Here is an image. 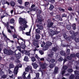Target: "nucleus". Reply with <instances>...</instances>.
<instances>
[{
	"instance_id": "obj_60",
	"label": "nucleus",
	"mask_w": 79,
	"mask_h": 79,
	"mask_svg": "<svg viewBox=\"0 0 79 79\" xmlns=\"http://www.w3.org/2000/svg\"><path fill=\"white\" fill-rule=\"evenodd\" d=\"M13 37L14 38V39H17V37H17V36H16V35H15V34H14L13 35Z\"/></svg>"
},
{
	"instance_id": "obj_34",
	"label": "nucleus",
	"mask_w": 79,
	"mask_h": 79,
	"mask_svg": "<svg viewBox=\"0 0 79 79\" xmlns=\"http://www.w3.org/2000/svg\"><path fill=\"white\" fill-rule=\"evenodd\" d=\"M55 64H50V65L49 66V67L50 68H53V67H54V66H55Z\"/></svg>"
},
{
	"instance_id": "obj_49",
	"label": "nucleus",
	"mask_w": 79,
	"mask_h": 79,
	"mask_svg": "<svg viewBox=\"0 0 79 79\" xmlns=\"http://www.w3.org/2000/svg\"><path fill=\"white\" fill-rule=\"evenodd\" d=\"M10 68H14V65L12 64H10L9 66Z\"/></svg>"
},
{
	"instance_id": "obj_62",
	"label": "nucleus",
	"mask_w": 79,
	"mask_h": 79,
	"mask_svg": "<svg viewBox=\"0 0 79 79\" xmlns=\"http://www.w3.org/2000/svg\"><path fill=\"white\" fill-rule=\"evenodd\" d=\"M8 72L10 74H13V72H12L11 70H10V69L8 70Z\"/></svg>"
},
{
	"instance_id": "obj_15",
	"label": "nucleus",
	"mask_w": 79,
	"mask_h": 79,
	"mask_svg": "<svg viewBox=\"0 0 79 79\" xmlns=\"http://www.w3.org/2000/svg\"><path fill=\"white\" fill-rule=\"evenodd\" d=\"M37 17L38 18V23H39L40 24H42V21H43V20L42 19L41 17H40V16L37 15Z\"/></svg>"
},
{
	"instance_id": "obj_51",
	"label": "nucleus",
	"mask_w": 79,
	"mask_h": 79,
	"mask_svg": "<svg viewBox=\"0 0 79 79\" xmlns=\"http://www.w3.org/2000/svg\"><path fill=\"white\" fill-rule=\"evenodd\" d=\"M39 52L41 55L44 54V52L42 50H40Z\"/></svg>"
},
{
	"instance_id": "obj_1",
	"label": "nucleus",
	"mask_w": 79,
	"mask_h": 79,
	"mask_svg": "<svg viewBox=\"0 0 79 79\" xmlns=\"http://www.w3.org/2000/svg\"><path fill=\"white\" fill-rule=\"evenodd\" d=\"M19 23L22 26L19 27V31H24L26 28L27 27V21L23 18H20L19 20Z\"/></svg>"
},
{
	"instance_id": "obj_33",
	"label": "nucleus",
	"mask_w": 79,
	"mask_h": 79,
	"mask_svg": "<svg viewBox=\"0 0 79 79\" xmlns=\"http://www.w3.org/2000/svg\"><path fill=\"white\" fill-rule=\"evenodd\" d=\"M24 60L25 61H29V59H28V57L27 56H25L24 58Z\"/></svg>"
},
{
	"instance_id": "obj_36",
	"label": "nucleus",
	"mask_w": 79,
	"mask_h": 79,
	"mask_svg": "<svg viewBox=\"0 0 79 79\" xmlns=\"http://www.w3.org/2000/svg\"><path fill=\"white\" fill-rule=\"evenodd\" d=\"M65 72L66 71L64 70H63V69H62L61 72V74L62 75H63L64 73H65Z\"/></svg>"
},
{
	"instance_id": "obj_31",
	"label": "nucleus",
	"mask_w": 79,
	"mask_h": 79,
	"mask_svg": "<svg viewBox=\"0 0 79 79\" xmlns=\"http://www.w3.org/2000/svg\"><path fill=\"white\" fill-rule=\"evenodd\" d=\"M44 1H46L47 2H51L52 3H55V0H44Z\"/></svg>"
},
{
	"instance_id": "obj_30",
	"label": "nucleus",
	"mask_w": 79,
	"mask_h": 79,
	"mask_svg": "<svg viewBox=\"0 0 79 79\" xmlns=\"http://www.w3.org/2000/svg\"><path fill=\"white\" fill-rule=\"evenodd\" d=\"M76 24L73 23L72 24V26L73 27V29L74 30H75V29H76Z\"/></svg>"
},
{
	"instance_id": "obj_14",
	"label": "nucleus",
	"mask_w": 79,
	"mask_h": 79,
	"mask_svg": "<svg viewBox=\"0 0 79 79\" xmlns=\"http://www.w3.org/2000/svg\"><path fill=\"white\" fill-rule=\"evenodd\" d=\"M17 50H16L15 51V54H16V57L17 59H19V58H20V57H21V53H19L16 54V52L17 51Z\"/></svg>"
},
{
	"instance_id": "obj_59",
	"label": "nucleus",
	"mask_w": 79,
	"mask_h": 79,
	"mask_svg": "<svg viewBox=\"0 0 79 79\" xmlns=\"http://www.w3.org/2000/svg\"><path fill=\"white\" fill-rule=\"evenodd\" d=\"M9 77L10 78H13V79H15V76L13 74H12L11 76H9Z\"/></svg>"
},
{
	"instance_id": "obj_52",
	"label": "nucleus",
	"mask_w": 79,
	"mask_h": 79,
	"mask_svg": "<svg viewBox=\"0 0 79 79\" xmlns=\"http://www.w3.org/2000/svg\"><path fill=\"white\" fill-rule=\"evenodd\" d=\"M27 79H31V73H29L28 76L27 77Z\"/></svg>"
},
{
	"instance_id": "obj_38",
	"label": "nucleus",
	"mask_w": 79,
	"mask_h": 79,
	"mask_svg": "<svg viewBox=\"0 0 79 79\" xmlns=\"http://www.w3.org/2000/svg\"><path fill=\"white\" fill-rule=\"evenodd\" d=\"M59 11H62V12H64V9H62L61 8L59 7Z\"/></svg>"
},
{
	"instance_id": "obj_22",
	"label": "nucleus",
	"mask_w": 79,
	"mask_h": 79,
	"mask_svg": "<svg viewBox=\"0 0 79 79\" xmlns=\"http://www.w3.org/2000/svg\"><path fill=\"white\" fill-rule=\"evenodd\" d=\"M78 32H76V33H74L73 35L71 36V39H74V38L76 37V35H78Z\"/></svg>"
},
{
	"instance_id": "obj_11",
	"label": "nucleus",
	"mask_w": 79,
	"mask_h": 79,
	"mask_svg": "<svg viewBox=\"0 0 79 79\" xmlns=\"http://www.w3.org/2000/svg\"><path fill=\"white\" fill-rule=\"evenodd\" d=\"M25 71L27 72H28V71H30L31 73H32V72L34 71V70H33L32 69V67L30 66H28L27 68H26L25 69Z\"/></svg>"
},
{
	"instance_id": "obj_55",
	"label": "nucleus",
	"mask_w": 79,
	"mask_h": 79,
	"mask_svg": "<svg viewBox=\"0 0 79 79\" xmlns=\"http://www.w3.org/2000/svg\"><path fill=\"white\" fill-rule=\"evenodd\" d=\"M68 10L69 11H73V9H72V8L70 7H69L68 8Z\"/></svg>"
},
{
	"instance_id": "obj_56",
	"label": "nucleus",
	"mask_w": 79,
	"mask_h": 79,
	"mask_svg": "<svg viewBox=\"0 0 79 79\" xmlns=\"http://www.w3.org/2000/svg\"><path fill=\"white\" fill-rule=\"evenodd\" d=\"M17 49H18V50L19 51V52H21V47H20V46H17Z\"/></svg>"
},
{
	"instance_id": "obj_16",
	"label": "nucleus",
	"mask_w": 79,
	"mask_h": 79,
	"mask_svg": "<svg viewBox=\"0 0 79 79\" xmlns=\"http://www.w3.org/2000/svg\"><path fill=\"white\" fill-rule=\"evenodd\" d=\"M76 54H72L71 55V56H68L67 57V59L69 60H71V57H76Z\"/></svg>"
},
{
	"instance_id": "obj_47",
	"label": "nucleus",
	"mask_w": 79,
	"mask_h": 79,
	"mask_svg": "<svg viewBox=\"0 0 79 79\" xmlns=\"http://www.w3.org/2000/svg\"><path fill=\"white\" fill-rule=\"evenodd\" d=\"M31 30H30L29 32L26 33V34L27 35H31Z\"/></svg>"
},
{
	"instance_id": "obj_46",
	"label": "nucleus",
	"mask_w": 79,
	"mask_h": 79,
	"mask_svg": "<svg viewBox=\"0 0 79 79\" xmlns=\"http://www.w3.org/2000/svg\"><path fill=\"white\" fill-rule=\"evenodd\" d=\"M68 68V67L66 66H63L62 68V69H64V70H66Z\"/></svg>"
},
{
	"instance_id": "obj_54",
	"label": "nucleus",
	"mask_w": 79,
	"mask_h": 79,
	"mask_svg": "<svg viewBox=\"0 0 79 79\" xmlns=\"http://www.w3.org/2000/svg\"><path fill=\"white\" fill-rule=\"evenodd\" d=\"M67 59H66V58H64V59L63 60H64V62H63V64H64V63H65V62H66V61H68V59L67 58Z\"/></svg>"
},
{
	"instance_id": "obj_45",
	"label": "nucleus",
	"mask_w": 79,
	"mask_h": 79,
	"mask_svg": "<svg viewBox=\"0 0 79 79\" xmlns=\"http://www.w3.org/2000/svg\"><path fill=\"white\" fill-rule=\"evenodd\" d=\"M74 73L75 75H79V72L77 71H74Z\"/></svg>"
},
{
	"instance_id": "obj_41",
	"label": "nucleus",
	"mask_w": 79,
	"mask_h": 79,
	"mask_svg": "<svg viewBox=\"0 0 79 79\" xmlns=\"http://www.w3.org/2000/svg\"><path fill=\"white\" fill-rule=\"evenodd\" d=\"M17 7H19L20 9V10H22V9H24V7L21 6H17Z\"/></svg>"
},
{
	"instance_id": "obj_53",
	"label": "nucleus",
	"mask_w": 79,
	"mask_h": 79,
	"mask_svg": "<svg viewBox=\"0 0 79 79\" xmlns=\"http://www.w3.org/2000/svg\"><path fill=\"white\" fill-rule=\"evenodd\" d=\"M70 49H68L67 51V55H69V54L70 53Z\"/></svg>"
},
{
	"instance_id": "obj_20",
	"label": "nucleus",
	"mask_w": 79,
	"mask_h": 79,
	"mask_svg": "<svg viewBox=\"0 0 79 79\" xmlns=\"http://www.w3.org/2000/svg\"><path fill=\"white\" fill-rule=\"evenodd\" d=\"M2 5H5V3L7 4L8 5H10V3L6 1V0H2Z\"/></svg>"
},
{
	"instance_id": "obj_44",
	"label": "nucleus",
	"mask_w": 79,
	"mask_h": 79,
	"mask_svg": "<svg viewBox=\"0 0 79 79\" xmlns=\"http://www.w3.org/2000/svg\"><path fill=\"white\" fill-rule=\"evenodd\" d=\"M40 29L39 28H38L36 29V32L37 33H38V34H39V33H40Z\"/></svg>"
},
{
	"instance_id": "obj_42",
	"label": "nucleus",
	"mask_w": 79,
	"mask_h": 79,
	"mask_svg": "<svg viewBox=\"0 0 79 79\" xmlns=\"http://www.w3.org/2000/svg\"><path fill=\"white\" fill-rule=\"evenodd\" d=\"M64 60V59H63V58H62L61 57H60L58 59V60L59 61L61 62V61H63Z\"/></svg>"
},
{
	"instance_id": "obj_21",
	"label": "nucleus",
	"mask_w": 79,
	"mask_h": 79,
	"mask_svg": "<svg viewBox=\"0 0 79 79\" xmlns=\"http://www.w3.org/2000/svg\"><path fill=\"white\" fill-rule=\"evenodd\" d=\"M3 68V65H1V69H0V74L1 75H3V74H4V72H3L2 70Z\"/></svg>"
},
{
	"instance_id": "obj_32",
	"label": "nucleus",
	"mask_w": 79,
	"mask_h": 79,
	"mask_svg": "<svg viewBox=\"0 0 79 79\" xmlns=\"http://www.w3.org/2000/svg\"><path fill=\"white\" fill-rule=\"evenodd\" d=\"M53 8H54V6H53L51 4L50 6V7L49 8L50 10H52Z\"/></svg>"
},
{
	"instance_id": "obj_9",
	"label": "nucleus",
	"mask_w": 79,
	"mask_h": 79,
	"mask_svg": "<svg viewBox=\"0 0 79 79\" xmlns=\"http://www.w3.org/2000/svg\"><path fill=\"white\" fill-rule=\"evenodd\" d=\"M48 56L52 58L53 56V52L52 51V50H49L48 51Z\"/></svg>"
},
{
	"instance_id": "obj_48",
	"label": "nucleus",
	"mask_w": 79,
	"mask_h": 79,
	"mask_svg": "<svg viewBox=\"0 0 79 79\" xmlns=\"http://www.w3.org/2000/svg\"><path fill=\"white\" fill-rule=\"evenodd\" d=\"M31 60L33 62H34V61H35V58L34 57H31Z\"/></svg>"
},
{
	"instance_id": "obj_27",
	"label": "nucleus",
	"mask_w": 79,
	"mask_h": 79,
	"mask_svg": "<svg viewBox=\"0 0 79 79\" xmlns=\"http://www.w3.org/2000/svg\"><path fill=\"white\" fill-rule=\"evenodd\" d=\"M60 54L61 55H63V56H65L66 55V53L65 52H64L62 51L60 52Z\"/></svg>"
},
{
	"instance_id": "obj_61",
	"label": "nucleus",
	"mask_w": 79,
	"mask_h": 79,
	"mask_svg": "<svg viewBox=\"0 0 79 79\" xmlns=\"http://www.w3.org/2000/svg\"><path fill=\"white\" fill-rule=\"evenodd\" d=\"M19 59H17V60H15V62L17 63H20V61L19 60Z\"/></svg>"
},
{
	"instance_id": "obj_18",
	"label": "nucleus",
	"mask_w": 79,
	"mask_h": 79,
	"mask_svg": "<svg viewBox=\"0 0 79 79\" xmlns=\"http://www.w3.org/2000/svg\"><path fill=\"white\" fill-rule=\"evenodd\" d=\"M54 45L55 47L52 48V50L54 52H56L58 49V46H57V45L56 44Z\"/></svg>"
},
{
	"instance_id": "obj_3",
	"label": "nucleus",
	"mask_w": 79,
	"mask_h": 79,
	"mask_svg": "<svg viewBox=\"0 0 79 79\" xmlns=\"http://www.w3.org/2000/svg\"><path fill=\"white\" fill-rule=\"evenodd\" d=\"M60 32L59 31H54L53 30L50 29L49 30L48 33L50 35H51V36H53L55 35V34H58Z\"/></svg>"
},
{
	"instance_id": "obj_63",
	"label": "nucleus",
	"mask_w": 79,
	"mask_h": 79,
	"mask_svg": "<svg viewBox=\"0 0 79 79\" xmlns=\"http://www.w3.org/2000/svg\"><path fill=\"white\" fill-rule=\"evenodd\" d=\"M29 4V2H26L25 3V6H26V5H28Z\"/></svg>"
},
{
	"instance_id": "obj_19",
	"label": "nucleus",
	"mask_w": 79,
	"mask_h": 79,
	"mask_svg": "<svg viewBox=\"0 0 79 79\" xmlns=\"http://www.w3.org/2000/svg\"><path fill=\"white\" fill-rule=\"evenodd\" d=\"M39 64H40L41 67L42 69H44L46 68V65L45 64H42L41 62H39Z\"/></svg>"
},
{
	"instance_id": "obj_28",
	"label": "nucleus",
	"mask_w": 79,
	"mask_h": 79,
	"mask_svg": "<svg viewBox=\"0 0 79 79\" xmlns=\"http://www.w3.org/2000/svg\"><path fill=\"white\" fill-rule=\"evenodd\" d=\"M10 5L11 6H15V2L13 1H11L10 2Z\"/></svg>"
},
{
	"instance_id": "obj_40",
	"label": "nucleus",
	"mask_w": 79,
	"mask_h": 79,
	"mask_svg": "<svg viewBox=\"0 0 79 79\" xmlns=\"http://www.w3.org/2000/svg\"><path fill=\"white\" fill-rule=\"evenodd\" d=\"M66 28L68 30H70V29H71V25H67L66 26Z\"/></svg>"
},
{
	"instance_id": "obj_43",
	"label": "nucleus",
	"mask_w": 79,
	"mask_h": 79,
	"mask_svg": "<svg viewBox=\"0 0 79 79\" xmlns=\"http://www.w3.org/2000/svg\"><path fill=\"white\" fill-rule=\"evenodd\" d=\"M10 27L12 30V29H14V32L15 34H16V30H15V29L14 28V27H13V26H10Z\"/></svg>"
},
{
	"instance_id": "obj_37",
	"label": "nucleus",
	"mask_w": 79,
	"mask_h": 79,
	"mask_svg": "<svg viewBox=\"0 0 79 79\" xmlns=\"http://www.w3.org/2000/svg\"><path fill=\"white\" fill-rule=\"evenodd\" d=\"M75 39V41L76 42H79V38L77 37H75L74 38Z\"/></svg>"
},
{
	"instance_id": "obj_7",
	"label": "nucleus",
	"mask_w": 79,
	"mask_h": 79,
	"mask_svg": "<svg viewBox=\"0 0 79 79\" xmlns=\"http://www.w3.org/2000/svg\"><path fill=\"white\" fill-rule=\"evenodd\" d=\"M50 15H53L54 17H53L52 19L54 21H56L55 19L54 18H55L56 19H59V18H60V15H56V14H53V12H51L50 13Z\"/></svg>"
},
{
	"instance_id": "obj_4",
	"label": "nucleus",
	"mask_w": 79,
	"mask_h": 79,
	"mask_svg": "<svg viewBox=\"0 0 79 79\" xmlns=\"http://www.w3.org/2000/svg\"><path fill=\"white\" fill-rule=\"evenodd\" d=\"M52 43L49 41H48L46 43V45L43 48V50L45 51L47 50L49 48V47H50L52 45Z\"/></svg>"
},
{
	"instance_id": "obj_26",
	"label": "nucleus",
	"mask_w": 79,
	"mask_h": 79,
	"mask_svg": "<svg viewBox=\"0 0 79 79\" xmlns=\"http://www.w3.org/2000/svg\"><path fill=\"white\" fill-rule=\"evenodd\" d=\"M37 27H38V28L40 29V30H42V29H43L44 28L43 27V26L42 25H36Z\"/></svg>"
},
{
	"instance_id": "obj_12",
	"label": "nucleus",
	"mask_w": 79,
	"mask_h": 79,
	"mask_svg": "<svg viewBox=\"0 0 79 79\" xmlns=\"http://www.w3.org/2000/svg\"><path fill=\"white\" fill-rule=\"evenodd\" d=\"M46 60L48 61L49 63H54L55 62V60L53 59H52L50 60V59L49 57L46 58Z\"/></svg>"
},
{
	"instance_id": "obj_8",
	"label": "nucleus",
	"mask_w": 79,
	"mask_h": 79,
	"mask_svg": "<svg viewBox=\"0 0 79 79\" xmlns=\"http://www.w3.org/2000/svg\"><path fill=\"white\" fill-rule=\"evenodd\" d=\"M63 36L64 39H67L68 42H70L71 43V37H68V35L66 34H64Z\"/></svg>"
},
{
	"instance_id": "obj_50",
	"label": "nucleus",
	"mask_w": 79,
	"mask_h": 79,
	"mask_svg": "<svg viewBox=\"0 0 79 79\" xmlns=\"http://www.w3.org/2000/svg\"><path fill=\"white\" fill-rule=\"evenodd\" d=\"M36 39H40V35H36Z\"/></svg>"
},
{
	"instance_id": "obj_25",
	"label": "nucleus",
	"mask_w": 79,
	"mask_h": 79,
	"mask_svg": "<svg viewBox=\"0 0 79 79\" xmlns=\"http://www.w3.org/2000/svg\"><path fill=\"white\" fill-rule=\"evenodd\" d=\"M32 65L33 66L34 69H37L38 66H39L38 65L36 64L35 63H32Z\"/></svg>"
},
{
	"instance_id": "obj_58",
	"label": "nucleus",
	"mask_w": 79,
	"mask_h": 79,
	"mask_svg": "<svg viewBox=\"0 0 79 79\" xmlns=\"http://www.w3.org/2000/svg\"><path fill=\"white\" fill-rule=\"evenodd\" d=\"M70 33L71 34H72V35H74V31H69Z\"/></svg>"
},
{
	"instance_id": "obj_35",
	"label": "nucleus",
	"mask_w": 79,
	"mask_h": 79,
	"mask_svg": "<svg viewBox=\"0 0 79 79\" xmlns=\"http://www.w3.org/2000/svg\"><path fill=\"white\" fill-rule=\"evenodd\" d=\"M10 23L11 24H13V23H15V20L14 19H11L10 21Z\"/></svg>"
},
{
	"instance_id": "obj_39",
	"label": "nucleus",
	"mask_w": 79,
	"mask_h": 79,
	"mask_svg": "<svg viewBox=\"0 0 79 79\" xmlns=\"http://www.w3.org/2000/svg\"><path fill=\"white\" fill-rule=\"evenodd\" d=\"M17 2L20 5L23 4V1L22 0H18Z\"/></svg>"
},
{
	"instance_id": "obj_64",
	"label": "nucleus",
	"mask_w": 79,
	"mask_h": 79,
	"mask_svg": "<svg viewBox=\"0 0 79 79\" xmlns=\"http://www.w3.org/2000/svg\"><path fill=\"white\" fill-rule=\"evenodd\" d=\"M45 43L44 42H43L42 44H41V47H43L45 45Z\"/></svg>"
},
{
	"instance_id": "obj_29",
	"label": "nucleus",
	"mask_w": 79,
	"mask_h": 79,
	"mask_svg": "<svg viewBox=\"0 0 79 79\" xmlns=\"http://www.w3.org/2000/svg\"><path fill=\"white\" fill-rule=\"evenodd\" d=\"M26 72H24L22 76V77H23V79H26Z\"/></svg>"
},
{
	"instance_id": "obj_5",
	"label": "nucleus",
	"mask_w": 79,
	"mask_h": 79,
	"mask_svg": "<svg viewBox=\"0 0 79 79\" xmlns=\"http://www.w3.org/2000/svg\"><path fill=\"white\" fill-rule=\"evenodd\" d=\"M21 67H22V64H19L18 66H16L15 67L14 72L15 75H17V74H18V68H21Z\"/></svg>"
},
{
	"instance_id": "obj_24",
	"label": "nucleus",
	"mask_w": 79,
	"mask_h": 79,
	"mask_svg": "<svg viewBox=\"0 0 79 79\" xmlns=\"http://www.w3.org/2000/svg\"><path fill=\"white\" fill-rule=\"evenodd\" d=\"M61 46L62 47H69L71 49H73V46H71V45L68 46L66 45L62 44Z\"/></svg>"
},
{
	"instance_id": "obj_23",
	"label": "nucleus",
	"mask_w": 79,
	"mask_h": 79,
	"mask_svg": "<svg viewBox=\"0 0 79 79\" xmlns=\"http://www.w3.org/2000/svg\"><path fill=\"white\" fill-rule=\"evenodd\" d=\"M58 68L57 67H55V70L53 73V74H54V75L55 74H57L58 73Z\"/></svg>"
},
{
	"instance_id": "obj_10",
	"label": "nucleus",
	"mask_w": 79,
	"mask_h": 79,
	"mask_svg": "<svg viewBox=\"0 0 79 79\" xmlns=\"http://www.w3.org/2000/svg\"><path fill=\"white\" fill-rule=\"evenodd\" d=\"M48 27H52L53 24V23L51 22V19H49L48 20Z\"/></svg>"
},
{
	"instance_id": "obj_6",
	"label": "nucleus",
	"mask_w": 79,
	"mask_h": 79,
	"mask_svg": "<svg viewBox=\"0 0 79 79\" xmlns=\"http://www.w3.org/2000/svg\"><path fill=\"white\" fill-rule=\"evenodd\" d=\"M4 53L5 54H6L7 55H12L13 53V52L11 50H8L7 49H5L4 50Z\"/></svg>"
},
{
	"instance_id": "obj_13",
	"label": "nucleus",
	"mask_w": 79,
	"mask_h": 79,
	"mask_svg": "<svg viewBox=\"0 0 79 79\" xmlns=\"http://www.w3.org/2000/svg\"><path fill=\"white\" fill-rule=\"evenodd\" d=\"M37 49L36 48H35L34 50H33L32 51V54H29V55H28V56L30 57V58H31V57H32V55H34L35 54V51H36V50H37Z\"/></svg>"
},
{
	"instance_id": "obj_57",
	"label": "nucleus",
	"mask_w": 79,
	"mask_h": 79,
	"mask_svg": "<svg viewBox=\"0 0 79 79\" xmlns=\"http://www.w3.org/2000/svg\"><path fill=\"white\" fill-rule=\"evenodd\" d=\"M68 71L69 73H72L73 72V69H68Z\"/></svg>"
},
{
	"instance_id": "obj_17",
	"label": "nucleus",
	"mask_w": 79,
	"mask_h": 79,
	"mask_svg": "<svg viewBox=\"0 0 79 79\" xmlns=\"http://www.w3.org/2000/svg\"><path fill=\"white\" fill-rule=\"evenodd\" d=\"M33 44L34 45L36 46L35 48H36V49H37V48H39V46L38 43H37V41L34 40L33 42Z\"/></svg>"
},
{
	"instance_id": "obj_2",
	"label": "nucleus",
	"mask_w": 79,
	"mask_h": 79,
	"mask_svg": "<svg viewBox=\"0 0 79 79\" xmlns=\"http://www.w3.org/2000/svg\"><path fill=\"white\" fill-rule=\"evenodd\" d=\"M17 37L18 38H17L18 40H21L20 42V46L23 49H24L26 47V45H25V40L23 39V38H21L19 36H18Z\"/></svg>"
}]
</instances>
